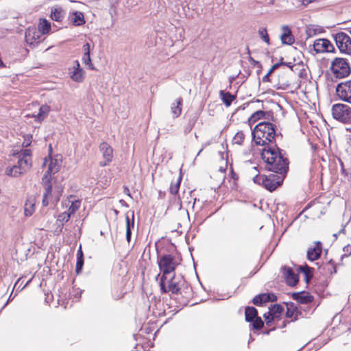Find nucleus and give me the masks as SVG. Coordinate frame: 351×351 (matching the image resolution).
<instances>
[{
  "mask_svg": "<svg viewBox=\"0 0 351 351\" xmlns=\"http://www.w3.org/2000/svg\"><path fill=\"white\" fill-rule=\"evenodd\" d=\"M274 71V70L271 67V69L267 72V75H270Z\"/></svg>",
  "mask_w": 351,
  "mask_h": 351,
  "instance_id": "nucleus-55",
  "label": "nucleus"
},
{
  "mask_svg": "<svg viewBox=\"0 0 351 351\" xmlns=\"http://www.w3.org/2000/svg\"><path fill=\"white\" fill-rule=\"evenodd\" d=\"M90 44L86 43L83 46L84 55L82 56V62L84 64L87 65L90 70H94L95 67L91 62L90 56Z\"/></svg>",
  "mask_w": 351,
  "mask_h": 351,
  "instance_id": "nucleus-19",
  "label": "nucleus"
},
{
  "mask_svg": "<svg viewBox=\"0 0 351 351\" xmlns=\"http://www.w3.org/2000/svg\"><path fill=\"white\" fill-rule=\"evenodd\" d=\"M71 21L76 26L83 25L85 23L84 14L80 12H75L73 14Z\"/></svg>",
  "mask_w": 351,
  "mask_h": 351,
  "instance_id": "nucleus-32",
  "label": "nucleus"
},
{
  "mask_svg": "<svg viewBox=\"0 0 351 351\" xmlns=\"http://www.w3.org/2000/svg\"><path fill=\"white\" fill-rule=\"evenodd\" d=\"M281 64H280V63H276V64H274L271 66V68L275 71V70H276V69H277L280 66V65H281Z\"/></svg>",
  "mask_w": 351,
  "mask_h": 351,
  "instance_id": "nucleus-52",
  "label": "nucleus"
},
{
  "mask_svg": "<svg viewBox=\"0 0 351 351\" xmlns=\"http://www.w3.org/2000/svg\"><path fill=\"white\" fill-rule=\"evenodd\" d=\"M282 270L287 284L289 286H295L299 280L298 274H295L293 269L287 266H284Z\"/></svg>",
  "mask_w": 351,
  "mask_h": 351,
  "instance_id": "nucleus-14",
  "label": "nucleus"
},
{
  "mask_svg": "<svg viewBox=\"0 0 351 351\" xmlns=\"http://www.w3.org/2000/svg\"><path fill=\"white\" fill-rule=\"evenodd\" d=\"M157 263L162 273L160 278H163V280H167V276L171 273H173L178 266L175 257L171 254L158 256Z\"/></svg>",
  "mask_w": 351,
  "mask_h": 351,
  "instance_id": "nucleus-6",
  "label": "nucleus"
},
{
  "mask_svg": "<svg viewBox=\"0 0 351 351\" xmlns=\"http://www.w3.org/2000/svg\"><path fill=\"white\" fill-rule=\"evenodd\" d=\"M85 72L80 66L77 60L74 61L73 66L69 69L70 77L76 82H82L84 79Z\"/></svg>",
  "mask_w": 351,
  "mask_h": 351,
  "instance_id": "nucleus-13",
  "label": "nucleus"
},
{
  "mask_svg": "<svg viewBox=\"0 0 351 351\" xmlns=\"http://www.w3.org/2000/svg\"><path fill=\"white\" fill-rule=\"evenodd\" d=\"M221 99L226 106H230L232 101L234 99V97L231 95L229 92H225L224 90H221L219 93Z\"/></svg>",
  "mask_w": 351,
  "mask_h": 351,
  "instance_id": "nucleus-35",
  "label": "nucleus"
},
{
  "mask_svg": "<svg viewBox=\"0 0 351 351\" xmlns=\"http://www.w3.org/2000/svg\"><path fill=\"white\" fill-rule=\"evenodd\" d=\"M16 165L7 167L5 173L8 176L17 177L27 172L32 167V152L30 149H23L18 154Z\"/></svg>",
  "mask_w": 351,
  "mask_h": 351,
  "instance_id": "nucleus-3",
  "label": "nucleus"
},
{
  "mask_svg": "<svg viewBox=\"0 0 351 351\" xmlns=\"http://www.w3.org/2000/svg\"><path fill=\"white\" fill-rule=\"evenodd\" d=\"M51 18L56 21H61L64 18V11L60 8H54L51 10Z\"/></svg>",
  "mask_w": 351,
  "mask_h": 351,
  "instance_id": "nucleus-29",
  "label": "nucleus"
},
{
  "mask_svg": "<svg viewBox=\"0 0 351 351\" xmlns=\"http://www.w3.org/2000/svg\"><path fill=\"white\" fill-rule=\"evenodd\" d=\"M46 164H47V159L45 158L43 164L42 165V166L45 167L46 165Z\"/></svg>",
  "mask_w": 351,
  "mask_h": 351,
  "instance_id": "nucleus-56",
  "label": "nucleus"
},
{
  "mask_svg": "<svg viewBox=\"0 0 351 351\" xmlns=\"http://www.w3.org/2000/svg\"><path fill=\"white\" fill-rule=\"evenodd\" d=\"M42 184L45 189L43 195L45 197H51L52 191V185L51 184V178L47 177V174H45L42 179Z\"/></svg>",
  "mask_w": 351,
  "mask_h": 351,
  "instance_id": "nucleus-24",
  "label": "nucleus"
},
{
  "mask_svg": "<svg viewBox=\"0 0 351 351\" xmlns=\"http://www.w3.org/2000/svg\"><path fill=\"white\" fill-rule=\"evenodd\" d=\"M40 32L35 28H28L25 32V40L29 45L34 46L40 40Z\"/></svg>",
  "mask_w": 351,
  "mask_h": 351,
  "instance_id": "nucleus-15",
  "label": "nucleus"
},
{
  "mask_svg": "<svg viewBox=\"0 0 351 351\" xmlns=\"http://www.w3.org/2000/svg\"><path fill=\"white\" fill-rule=\"evenodd\" d=\"M253 139L258 145H274L276 136L275 125L270 122H261L255 126L252 132Z\"/></svg>",
  "mask_w": 351,
  "mask_h": 351,
  "instance_id": "nucleus-2",
  "label": "nucleus"
},
{
  "mask_svg": "<svg viewBox=\"0 0 351 351\" xmlns=\"http://www.w3.org/2000/svg\"><path fill=\"white\" fill-rule=\"evenodd\" d=\"M274 0H271L269 3L270 4H274Z\"/></svg>",
  "mask_w": 351,
  "mask_h": 351,
  "instance_id": "nucleus-58",
  "label": "nucleus"
},
{
  "mask_svg": "<svg viewBox=\"0 0 351 351\" xmlns=\"http://www.w3.org/2000/svg\"><path fill=\"white\" fill-rule=\"evenodd\" d=\"M84 258V255H83V252H82V247L81 245L80 246V248L77 252V258Z\"/></svg>",
  "mask_w": 351,
  "mask_h": 351,
  "instance_id": "nucleus-50",
  "label": "nucleus"
},
{
  "mask_svg": "<svg viewBox=\"0 0 351 351\" xmlns=\"http://www.w3.org/2000/svg\"><path fill=\"white\" fill-rule=\"evenodd\" d=\"M125 221H126V239L128 242L130 241L132 231L131 228H134V212H132V219H130V216L128 213L125 215Z\"/></svg>",
  "mask_w": 351,
  "mask_h": 351,
  "instance_id": "nucleus-22",
  "label": "nucleus"
},
{
  "mask_svg": "<svg viewBox=\"0 0 351 351\" xmlns=\"http://www.w3.org/2000/svg\"><path fill=\"white\" fill-rule=\"evenodd\" d=\"M322 269L323 270H327L328 274H332L337 272L336 267L331 261L325 264Z\"/></svg>",
  "mask_w": 351,
  "mask_h": 351,
  "instance_id": "nucleus-40",
  "label": "nucleus"
},
{
  "mask_svg": "<svg viewBox=\"0 0 351 351\" xmlns=\"http://www.w3.org/2000/svg\"><path fill=\"white\" fill-rule=\"evenodd\" d=\"M336 45L341 53L351 56V38L343 32L332 34Z\"/></svg>",
  "mask_w": 351,
  "mask_h": 351,
  "instance_id": "nucleus-9",
  "label": "nucleus"
},
{
  "mask_svg": "<svg viewBox=\"0 0 351 351\" xmlns=\"http://www.w3.org/2000/svg\"><path fill=\"white\" fill-rule=\"evenodd\" d=\"M181 180H182V176H179L176 182H171V186H170V189H169V191L170 193L172 194V195H176L178 193V191H179V189H180V182H181Z\"/></svg>",
  "mask_w": 351,
  "mask_h": 351,
  "instance_id": "nucleus-37",
  "label": "nucleus"
},
{
  "mask_svg": "<svg viewBox=\"0 0 351 351\" xmlns=\"http://www.w3.org/2000/svg\"><path fill=\"white\" fill-rule=\"evenodd\" d=\"M284 308L280 304H274L269 308V312L276 318L283 312Z\"/></svg>",
  "mask_w": 351,
  "mask_h": 351,
  "instance_id": "nucleus-38",
  "label": "nucleus"
},
{
  "mask_svg": "<svg viewBox=\"0 0 351 351\" xmlns=\"http://www.w3.org/2000/svg\"><path fill=\"white\" fill-rule=\"evenodd\" d=\"M322 251V243L319 241L315 242L313 247L308 248L307 251V258L311 261L317 260L320 257Z\"/></svg>",
  "mask_w": 351,
  "mask_h": 351,
  "instance_id": "nucleus-16",
  "label": "nucleus"
},
{
  "mask_svg": "<svg viewBox=\"0 0 351 351\" xmlns=\"http://www.w3.org/2000/svg\"><path fill=\"white\" fill-rule=\"evenodd\" d=\"M252 327L255 330H260L261 329L263 326H264V323L263 322V320L261 319V318L260 317H256L253 321H252Z\"/></svg>",
  "mask_w": 351,
  "mask_h": 351,
  "instance_id": "nucleus-42",
  "label": "nucleus"
},
{
  "mask_svg": "<svg viewBox=\"0 0 351 351\" xmlns=\"http://www.w3.org/2000/svg\"><path fill=\"white\" fill-rule=\"evenodd\" d=\"M73 197L70 196L69 198V202H71V205L69 206L66 212L71 216L73 215L80 208L81 202L80 200H71Z\"/></svg>",
  "mask_w": 351,
  "mask_h": 351,
  "instance_id": "nucleus-31",
  "label": "nucleus"
},
{
  "mask_svg": "<svg viewBox=\"0 0 351 351\" xmlns=\"http://www.w3.org/2000/svg\"><path fill=\"white\" fill-rule=\"evenodd\" d=\"M330 69L337 78L347 77L351 72L348 60L343 58H335L331 62Z\"/></svg>",
  "mask_w": 351,
  "mask_h": 351,
  "instance_id": "nucleus-8",
  "label": "nucleus"
},
{
  "mask_svg": "<svg viewBox=\"0 0 351 351\" xmlns=\"http://www.w3.org/2000/svg\"><path fill=\"white\" fill-rule=\"evenodd\" d=\"M261 158L267 163L266 168L269 171L287 175L289 160L285 150L276 145H267L263 149Z\"/></svg>",
  "mask_w": 351,
  "mask_h": 351,
  "instance_id": "nucleus-1",
  "label": "nucleus"
},
{
  "mask_svg": "<svg viewBox=\"0 0 351 351\" xmlns=\"http://www.w3.org/2000/svg\"><path fill=\"white\" fill-rule=\"evenodd\" d=\"M282 34L280 36L281 41L283 44L292 45L294 41V37L292 35L290 28L287 25L282 27Z\"/></svg>",
  "mask_w": 351,
  "mask_h": 351,
  "instance_id": "nucleus-17",
  "label": "nucleus"
},
{
  "mask_svg": "<svg viewBox=\"0 0 351 351\" xmlns=\"http://www.w3.org/2000/svg\"><path fill=\"white\" fill-rule=\"evenodd\" d=\"M269 295L267 293H262L255 296L253 298L252 302L256 306H260L263 303L268 302Z\"/></svg>",
  "mask_w": 351,
  "mask_h": 351,
  "instance_id": "nucleus-36",
  "label": "nucleus"
},
{
  "mask_svg": "<svg viewBox=\"0 0 351 351\" xmlns=\"http://www.w3.org/2000/svg\"><path fill=\"white\" fill-rule=\"evenodd\" d=\"M300 271H301L304 274V280L306 283H308L311 278H313V269L308 265L300 266L299 267Z\"/></svg>",
  "mask_w": 351,
  "mask_h": 351,
  "instance_id": "nucleus-34",
  "label": "nucleus"
},
{
  "mask_svg": "<svg viewBox=\"0 0 351 351\" xmlns=\"http://www.w3.org/2000/svg\"><path fill=\"white\" fill-rule=\"evenodd\" d=\"M292 298L297 302L305 304L311 302L313 300V297L305 291L293 293Z\"/></svg>",
  "mask_w": 351,
  "mask_h": 351,
  "instance_id": "nucleus-18",
  "label": "nucleus"
},
{
  "mask_svg": "<svg viewBox=\"0 0 351 351\" xmlns=\"http://www.w3.org/2000/svg\"><path fill=\"white\" fill-rule=\"evenodd\" d=\"M258 35L265 43L269 45V38L267 29L265 27H261L258 29Z\"/></svg>",
  "mask_w": 351,
  "mask_h": 351,
  "instance_id": "nucleus-41",
  "label": "nucleus"
},
{
  "mask_svg": "<svg viewBox=\"0 0 351 351\" xmlns=\"http://www.w3.org/2000/svg\"><path fill=\"white\" fill-rule=\"evenodd\" d=\"M71 218L70 214H69L66 211L60 213L57 219V223H58V226L60 227V232L62 231L63 225L64 223L67 222Z\"/></svg>",
  "mask_w": 351,
  "mask_h": 351,
  "instance_id": "nucleus-33",
  "label": "nucleus"
},
{
  "mask_svg": "<svg viewBox=\"0 0 351 351\" xmlns=\"http://www.w3.org/2000/svg\"><path fill=\"white\" fill-rule=\"evenodd\" d=\"M313 49L317 53L335 51L333 45L326 38L315 40L313 43Z\"/></svg>",
  "mask_w": 351,
  "mask_h": 351,
  "instance_id": "nucleus-11",
  "label": "nucleus"
},
{
  "mask_svg": "<svg viewBox=\"0 0 351 351\" xmlns=\"http://www.w3.org/2000/svg\"><path fill=\"white\" fill-rule=\"evenodd\" d=\"M323 32H324V30L322 27L315 25H309L306 28V34L307 38L313 37Z\"/></svg>",
  "mask_w": 351,
  "mask_h": 351,
  "instance_id": "nucleus-23",
  "label": "nucleus"
},
{
  "mask_svg": "<svg viewBox=\"0 0 351 351\" xmlns=\"http://www.w3.org/2000/svg\"><path fill=\"white\" fill-rule=\"evenodd\" d=\"M183 99L182 97H179L176 99V103H173L171 106V112L173 114V117L177 118L178 117L182 112V104Z\"/></svg>",
  "mask_w": 351,
  "mask_h": 351,
  "instance_id": "nucleus-27",
  "label": "nucleus"
},
{
  "mask_svg": "<svg viewBox=\"0 0 351 351\" xmlns=\"http://www.w3.org/2000/svg\"><path fill=\"white\" fill-rule=\"evenodd\" d=\"M280 64L286 65V66H287L289 68H292V64H291V62H283L281 61Z\"/></svg>",
  "mask_w": 351,
  "mask_h": 351,
  "instance_id": "nucleus-53",
  "label": "nucleus"
},
{
  "mask_svg": "<svg viewBox=\"0 0 351 351\" xmlns=\"http://www.w3.org/2000/svg\"><path fill=\"white\" fill-rule=\"evenodd\" d=\"M300 314L301 313L299 311L298 307L295 305V304L291 302L287 304V317L291 318L292 321H293L296 320L298 315Z\"/></svg>",
  "mask_w": 351,
  "mask_h": 351,
  "instance_id": "nucleus-20",
  "label": "nucleus"
},
{
  "mask_svg": "<svg viewBox=\"0 0 351 351\" xmlns=\"http://www.w3.org/2000/svg\"><path fill=\"white\" fill-rule=\"evenodd\" d=\"M268 295H269V298H268V302H274V301H276L277 300V297L274 295V294H272V293H267Z\"/></svg>",
  "mask_w": 351,
  "mask_h": 351,
  "instance_id": "nucleus-47",
  "label": "nucleus"
},
{
  "mask_svg": "<svg viewBox=\"0 0 351 351\" xmlns=\"http://www.w3.org/2000/svg\"><path fill=\"white\" fill-rule=\"evenodd\" d=\"M245 138V134L242 131L238 132L234 136L233 141L235 143L241 145Z\"/></svg>",
  "mask_w": 351,
  "mask_h": 351,
  "instance_id": "nucleus-43",
  "label": "nucleus"
},
{
  "mask_svg": "<svg viewBox=\"0 0 351 351\" xmlns=\"http://www.w3.org/2000/svg\"><path fill=\"white\" fill-rule=\"evenodd\" d=\"M35 199L33 197L27 199L25 204V215L26 216H31L35 210Z\"/></svg>",
  "mask_w": 351,
  "mask_h": 351,
  "instance_id": "nucleus-25",
  "label": "nucleus"
},
{
  "mask_svg": "<svg viewBox=\"0 0 351 351\" xmlns=\"http://www.w3.org/2000/svg\"><path fill=\"white\" fill-rule=\"evenodd\" d=\"M245 320L247 322H252L256 317H258V311L253 306H247L245 311Z\"/></svg>",
  "mask_w": 351,
  "mask_h": 351,
  "instance_id": "nucleus-26",
  "label": "nucleus"
},
{
  "mask_svg": "<svg viewBox=\"0 0 351 351\" xmlns=\"http://www.w3.org/2000/svg\"><path fill=\"white\" fill-rule=\"evenodd\" d=\"M231 177L234 180H237L238 179V176L233 171L231 172Z\"/></svg>",
  "mask_w": 351,
  "mask_h": 351,
  "instance_id": "nucleus-51",
  "label": "nucleus"
},
{
  "mask_svg": "<svg viewBox=\"0 0 351 351\" xmlns=\"http://www.w3.org/2000/svg\"><path fill=\"white\" fill-rule=\"evenodd\" d=\"M60 168V163L58 162V160L57 159L50 158V162L45 174H47V177L51 178V175L55 174L59 171Z\"/></svg>",
  "mask_w": 351,
  "mask_h": 351,
  "instance_id": "nucleus-21",
  "label": "nucleus"
},
{
  "mask_svg": "<svg viewBox=\"0 0 351 351\" xmlns=\"http://www.w3.org/2000/svg\"><path fill=\"white\" fill-rule=\"evenodd\" d=\"M263 317L265 318L267 325H270V324L276 318L269 311L265 313Z\"/></svg>",
  "mask_w": 351,
  "mask_h": 351,
  "instance_id": "nucleus-45",
  "label": "nucleus"
},
{
  "mask_svg": "<svg viewBox=\"0 0 351 351\" xmlns=\"http://www.w3.org/2000/svg\"><path fill=\"white\" fill-rule=\"evenodd\" d=\"M343 251L344 252V254H343V256H349L351 255V245H346L343 249Z\"/></svg>",
  "mask_w": 351,
  "mask_h": 351,
  "instance_id": "nucleus-46",
  "label": "nucleus"
},
{
  "mask_svg": "<svg viewBox=\"0 0 351 351\" xmlns=\"http://www.w3.org/2000/svg\"><path fill=\"white\" fill-rule=\"evenodd\" d=\"M193 125L192 123H189V124H188V125L185 127V128H184V133H185V134H187V133L190 132L191 131L192 128H193Z\"/></svg>",
  "mask_w": 351,
  "mask_h": 351,
  "instance_id": "nucleus-48",
  "label": "nucleus"
},
{
  "mask_svg": "<svg viewBox=\"0 0 351 351\" xmlns=\"http://www.w3.org/2000/svg\"><path fill=\"white\" fill-rule=\"evenodd\" d=\"M160 275V274H158V275L156 276V280H158V278H159Z\"/></svg>",
  "mask_w": 351,
  "mask_h": 351,
  "instance_id": "nucleus-57",
  "label": "nucleus"
},
{
  "mask_svg": "<svg viewBox=\"0 0 351 351\" xmlns=\"http://www.w3.org/2000/svg\"><path fill=\"white\" fill-rule=\"evenodd\" d=\"M49 197H45V195H43V204L44 206H47L49 204L48 198Z\"/></svg>",
  "mask_w": 351,
  "mask_h": 351,
  "instance_id": "nucleus-49",
  "label": "nucleus"
},
{
  "mask_svg": "<svg viewBox=\"0 0 351 351\" xmlns=\"http://www.w3.org/2000/svg\"><path fill=\"white\" fill-rule=\"evenodd\" d=\"M269 75L267 73L263 77V82H268Z\"/></svg>",
  "mask_w": 351,
  "mask_h": 351,
  "instance_id": "nucleus-54",
  "label": "nucleus"
},
{
  "mask_svg": "<svg viewBox=\"0 0 351 351\" xmlns=\"http://www.w3.org/2000/svg\"><path fill=\"white\" fill-rule=\"evenodd\" d=\"M265 114V112L263 110H258L253 113L249 119V122L250 123H254L261 117H263Z\"/></svg>",
  "mask_w": 351,
  "mask_h": 351,
  "instance_id": "nucleus-39",
  "label": "nucleus"
},
{
  "mask_svg": "<svg viewBox=\"0 0 351 351\" xmlns=\"http://www.w3.org/2000/svg\"><path fill=\"white\" fill-rule=\"evenodd\" d=\"M83 265H84V258H81V257L77 258V263H76V266H75V271H76L77 274H79L81 271Z\"/></svg>",
  "mask_w": 351,
  "mask_h": 351,
  "instance_id": "nucleus-44",
  "label": "nucleus"
},
{
  "mask_svg": "<svg viewBox=\"0 0 351 351\" xmlns=\"http://www.w3.org/2000/svg\"><path fill=\"white\" fill-rule=\"evenodd\" d=\"M233 80H234V78H232L230 80V82H232Z\"/></svg>",
  "mask_w": 351,
  "mask_h": 351,
  "instance_id": "nucleus-61",
  "label": "nucleus"
},
{
  "mask_svg": "<svg viewBox=\"0 0 351 351\" xmlns=\"http://www.w3.org/2000/svg\"><path fill=\"white\" fill-rule=\"evenodd\" d=\"M336 93L339 99L351 104V80L339 83Z\"/></svg>",
  "mask_w": 351,
  "mask_h": 351,
  "instance_id": "nucleus-10",
  "label": "nucleus"
},
{
  "mask_svg": "<svg viewBox=\"0 0 351 351\" xmlns=\"http://www.w3.org/2000/svg\"><path fill=\"white\" fill-rule=\"evenodd\" d=\"M233 80H234V78H232L230 80V82H232Z\"/></svg>",
  "mask_w": 351,
  "mask_h": 351,
  "instance_id": "nucleus-59",
  "label": "nucleus"
},
{
  "mask_svg": "<svg viewBox=\"0 0 351 351\" xmlns=\"http://www.w3.org/2000/svg\"><path fill=\"white\" fill-rule=\"evenodd\" d=\"M166 280L163 278L160 279V288L162 293L171 292L174 295L181 294L182 288L186 284L182 276H176L175 274L167 281V285L165 283Z\"/></svg>",
  "mask_w": 351,
  "mask_h": 351,
  "instance_id": "nucleus-5",
  "label": "nucleus"
},
{
  "mask_svg": "<svg viewBox=\"0 0 351 351\" xmlns=\"http://www.w3.org/2000/svg\"><path fill=\"white\" fill-rule=\"evenodd\" d=\"M233 80H234V78H232L230 80V82H232Z\"/></svg>",
  "mask_w": 351,
  "mask_h": 351,
  "instance_id": "nucleus-60",
  "label": "nucleus"
},
{
  "mask_svg": "<svg viewBox=\"0 0 351 351\" xmlns=\"http://www.w3.org/2000/svg\"><path fill=\"white\" fill-rule=\"evenodd\" d=\"M49 110V106L47 105H43L40 107L38 113L36 115H34V117L36 119V120L41 121L47 117Z\"/></svg>",
  "mask_w": 351,
  "mask_h": 351,
  "instance_id": "nucleus-30",
  "label": "nucleus"
},
{
  "mask_svg": "<svg viewBox=\"0 0 351 351\" xmlns=\"http://www.w3.org/2000/svg\"><path fill=\"white\" fill-rule=\"evenodd\" d=\"M332 117L338 121L345 123H351V108L344 104H335L332 106Z\"/></svg>",
  "mask_w": 351,
  "mask_h": 351,
  "instance_id": "nucleus-7",
  "label": "nucleus"
},
{
  "mask_svg": "<svg viewBox=\"0 0 351 351\" xmlns=\"http://www.w3.org/2000/svg\"><path fill=\"white\" fill-rule=\"evenodd\" d=\"M285 177V174L276 173H271L268 176L257 175L253 178V181L254 183L263 186L267 190L271 192L282 184Z\"/></svg>",
  "mask_w": 351,
  "mask_h": 351,
  "instance_id": "nucleus-4",
  "label": "nucleus"
},
{
  "mask_svg": "<svg viewBox=\"0 0 351 351\" xmlns=\"http://www.w3.org/2000/svg\"><path fill=\"white\" fill-rule=\"evenodd\" d=\"M99 149L104 159V160L99 162V165L101 167L107 166L113 158L112 147L106 142H103L99 145Z\"/></svg>",
  "mask_w": 351,
  "mask_h": 351,
  "instance_id": "nucleus-12",
  "label": "nucleus"
},
{
  "mask_svg": "<svg viewBox=\"0 0 351 351\" xmlns=\"http://www.w3.org/2000/svg\"><path fill=\"white\" fill-rule=\"evenodd\" d=\"M51 29V24L50 23L46 20V19H40L38 30L42 34H47L49 32Z\"/></svg>",
  "mask_w": 351,
  "mask_h": 351,
  "instance_id": "nucleus-28",
  "label": "nucleus"
}]
</instances>
